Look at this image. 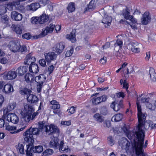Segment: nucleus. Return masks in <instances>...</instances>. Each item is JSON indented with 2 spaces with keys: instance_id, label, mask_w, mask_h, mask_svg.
<instances>
[{
  "instance_id": "680f3d73",
  "label": "nucleus",
  "mask_w": 156,
  "mask_h": 156,
  "mask_svg": "<svg viewBox=\"0 0 156 156\" xmlns=\"http://www.w3.org/2000/svg\"><path fill=\"white\" fill-rule=\"evenodd\" d=\"M40 112H38L37 110L36 112H35L33 113L31 117V120H33L35 119L36 116H37L39 114Z\"/></svg>"
},
{
  "instance_id": "8fccbe9b",
  "label": "nucleus",
  "mask_w": 156,
  "mask_h": 156,
  "mask_svg": "<svg viewBox=\"0 0 156 156\" xmlns=\"http://www.w3.org/2000/svg\"><path fill=\"white\" fill-rule=\"evenodd\" d=\"M5 129L6 130H9L10 131H12L16 130V127L14 126H10L9 125H5Z\"/></svg>"
},
{
  "instance_id": "39448f33",
  "label": "nucleus",
  "mask_w": 156,
  "mask_h": 156,
  "mask_svg": "<svg viewBox=\"0 0 156 156\" xmlns=\"http://www.w3.org/2000/svg\"><path fill=\"white\" fill-rule=\"evenodd\" d=\"M128 46L129 49L135 53H139L140 52V48L143 47L141 44L136 42L131 43Z\"/></svg>"
},
{
  "instance_id": "2eb2a0df",
  "label": "nucleus",
  "mask_w": 156,
  "mask_h": 156,
  "mask_svg": "<svg viewBox=\"0 0 156 156\" xmlns=\"http://www.w3.org/2000/svg\"><path fill=\"white\" fill-rule=\"evenodd\" d=\"M65 48V44L63 42L56 44L53 47V50L59 54L62 52Z\"/></svg>"
},
{
  "instance_id": "473e14b6",
  "label": "nucleus",
  "mask_w": 156,
  "mask_h": 156,
  "mask_svg": "<svg viewBox=\"0 0 156 156\" xmlns=\"http://www.w3.org/2000/svg\"><path fill=\"white\" fill-rule=\"evenodd\" d=\"M94 120L99 122H102L104 121V118L102 115L99 113H96L93 116Z\"/></svg>"
},
{
  "instance_id": "bb28decb",
  "label": "nucleus",
  "mask_w": 156,
  "mask_h": 156,
  "mask_svg": "<svg viewBox=\"0 0 156 156\" xmlns=\"http://www.w3.org/2000/svg\"><path fill=\"white\" fill-rule=\"evenodd\" d=\"M75 33L76 30H73L70 34H68L66 35V38L70 41L72 42H75L76 41Z\"/></svg>"
},
{
  "instance_id": "b1692460",
  "label": "nucleus",
  "mask_w": 156,
  "mask_h": 156,
  "mask_svg": "<svg viewBox=\"0 0 156 156\" xmlns=\"http://www.w3.org/2000/svg\"><path fill=\"white\" fill-rule=\"evenodd\" d=\"M60 105L55 100H52L50 102L49 105V108L51 109L56 110L60 108Z\"/></svg>"
},
{
  "instance_id": "ddd939ff",
  "label": "nucleus",
  "mask_w": 156,
  "mask_h": 156,
  "mask_svg": "<svg viewBox=\"0 0 156 156\" xmlns=\"http://www.w3.org/2000/svg\"><path fill=\"white\" fill-rule=\"evenodd\" d=\"M151 19L149 12H146L143 14L142 16L141 19V23L143 25H146L150 22Z\"/></svg>"
},
{
  "instance_id": "09e8293b",
  "label": "nucleus",
  "mask_w": 156,
  "mask_h": 156,
  "mask_svg": "<svg viewBox=\"0 0 156 156\" xmlns=\"http://www.w3.org/2000/svg\"><path fill=\"white\" fill-rule=\"evenodd\" d=\"M9 17L7 15H4L1 17V21L3 23H7L9 21Z\"/></svg>"
},
{
  "instance_id": "4c0bfd02",
  "label": "nucleus",
  "mask_w": 156,
  "mask_h": 156,
  "mask_svg": "<svg viewBox=\"0 0 156 156\" xmlns=\"http://www.w3.org/2000/svg\"><path fill=\"white\" fill-rule=\"evenodd\" d=\"M34 78L33 75L29 73H26L25 76V81L27 83L32 82Z\"/></svg>"
},
{
  "instance_id": "a211bd4d",
  "label": "nucleus",
  "mask_w": 156,
  "mask_h": 156,
  "mask_svg": "<svg viewBox=\"0 0 156 156\" xmlns=\"http://www.w3.org/2000/svg\"><path fill=\"white\" fill-rule=\"evenodd\" d=\"M59 150L62 153H66L70 151V149L68 147L64 144V141H61L59 146Z\"/></svg>"
},
{
  "instance_id": "052dcab7",
  "label": "nucleus",
  "mask_w": 156,
  "mask_h": 156,
  "mask_svg": "<svg viewBox=\"0 0 156 156\" xmlns=\"http://www.w3.org/2000/svg\"><path fill=\"white\" fill-rule=\"evenodd\" d=\"M41 4H42L43 6L48 4L50 2V0H41L40 1Z\"/></svg>"
},
{
  "instance_id": "6ab92c4d",
  "label": "nucleus",
  "mask_w": 156,
  "mask_h": 156,
  "mask_svg": "<svg viewBox=\"0 0 156 156\" xmlns=\"http://www.w3.org/2000/svg\"><path fill=\"white\" fill-rule=\"evenodd\" d=\"M12 18L17 21H21L23 18L22 15L16 11H12L11 14Z\"/></svg>"
},
{
  "instance_id": "774afa93",
  "label": "nucleus",
  "mask_w": 156,
  "mask_h": 156,
  "mask_svg": "<svg viewBox=\"0 0 156 156\" xmlns=\"http://www.w3.org/2000/svg\"><path fill=\"white\" fill-rule=\"evenodd\" d=\"M107 60V58L106 57H104L103 58H101L100 60V62L102 64H104L105 63Z\"/></svg>"
},
{
  "instance_id": "0e129e2a",
  "label": "nucleus",
  "mask_w": 156,
  "mask_h": 156,
  "mask_svg": "<svg viewBox=\"0 0 156 156\" xmlns=\"http://www.w3.org/2000/svg\"><path fill=\"white\" fill-rule=\"evenodd\" d=\"M8 62V60L5 57L2 58L0 60V63L2 64H5L7 63Z\"/></svg>"
},
{
  "instance_id": "58836bf2",
  "label": "nucleus",
  "mask_w": 156,
  "mask_h": 156,
  "mask_svg": "<svg viewBox=\"0 0 156 156\" xmlns=\"http://www.w3.org/2000/svg\"><path fill=\"white\" fill-rule=\"evenodd\" d=\"M43 147L41 145L36 146L33 147V150L34 153H40L43 151Z\"/></svg>"
},
{
  "instance_id": "6e6d98bb",
  "label": "nucleus",
  "mask_w": 156,
  "mask_h": 156,
  "mask_svg": "<svg viewBox=\"0 0 156 156\" xmlns=\"http://www.w3.org/2000/svg\"><path fill=\"white\" fill-rule=\"evenodd\" d=\"M122 41L120 40H117L116 41V42L114 43V46L115 47L117 46H119L120 48H121L122 47Z\"/></svg>"
},
{
  "instance_id": "7ed1b4c3",
  "label": "nucleus",
  "mask_w": 156,
  "mask_h": 156,
  "mask_svg": "<svg viewBox=\"0 0 156 156\" xmlns=\"http://www.w3.org/2000/svg\"><path fill=\"white\" fill-rule=\"evenodd\" d=\"M40 127L48 135L56 133H58V130L57 126L52 124L47 125L43 123L42 122V123L40 124Z\"/></svg>"
},
{
  "instance_id": "aec40b11",
  "label": "nucleus",
  "mask_w": 156,
  "mask_h": 156,
  "mask_svg": "<svg viewBox=\"0 0 156 156\" xmlns=\"http://www.w3.org/2000/svg\"><path fill=\"white\" fill-rule=\"evenodd\" d=\"M40 7V5L39 3H34L27 5L26 7V9L27 10L34 11L39 8Z\"/></svg>"
},
{
  "instance_id": "3c124183",
  "label": "nucleus",
  "mask_w": 156,
  "mask_h": 156,
  "mask_svg": "<svg viewBox=\"0 0 156 156\" xmlns=\"http://www.w3.org/2000/svg\"><path fill=\"white\" fill-rule=\"evenodd\" d=\"M27 47L25 45H23L21 46V45H20L19 49V50H18V51L23 52H27Z\"/></svg>"
},
{
  "instance_id": "9b49d317",
  "label": "nucleus",
  "mask_w": 156,
  "mask_h": 156,
  "mask_svg": "<svg viewBox=\"0 0 156 156\" xmlns=\"http://www.w3.org/2000/svg\"><path fill=\"white\" fill-rule=\"evenodd\" d=\"M119 144L122 149H125L126 151L129 150L130 144L126 139L122 138L119 142Z\"/></svg>"
},
{
  "instance_id": "0eeeda50",
  "label": "nucleus",
  "mask_w": 156,
  "mask_h": 156,
  "mask_svg": "<svg viewBox=\"0 0 156 156\" xmlns=\"http://www.w3.org/2000/svg\"><path fill=\"white\" fill-rule=\"evenodd\" d=\"M50 15L43 12L39 17L38 23L40 24H43L47 23L50 19Z\"/></svg>"
},
{
  "instance_id": "c85d7f7f",
  "label": "nucleus",
  "mask_w": 156,
  "mask_h": 156,
  "mask_svg": "<svg viewBox=\"0 0 156 156\" xmlns=\"http://www.w3.org/2000/svg\"><path fill=\"white\" fill-rule=\"evenodd\" d=\"M4 90L6 94L10 93L13 90V86L10 84H7L4 86Z\"/></svg>"
},
{
  "instance_id": "f8f14e48",
  "label": "nucleus",
  "mask_w": 156,
  "mask_h": 156,
  "mask_svg": "<svg viewBox=\"0 0 156 156\" xmlns=\"http://www.w3.org/2000/svg\"><path fill=\"white\" fill-rule=\"evenodd\" d=\"M7 120L8 122L14 124H17L19 121L18 117L15 113H9L7 116Z\"/></svg>"
},
{
  "instance_id": "603ef678",
  "label": "nucleus",
  "mask_w": 156,
  "mask_h": 156,
  "mask_svg": "<svg viewBox=\"0 0 156 156\" xmlns=\"http://www.w3.org/2000/svg\"><path fill=\"white\" fill-rule=\"evenodd\" d=\"M100 102V103L102 102H104L107 99V96L105 95H103L101 96L98 97Z\"/></svg>"
},
{
  "instance_id": "1a4fd4ad",
  "label": "nucleus",
  "mask_w": 156,
  "mask_h": 156,
  "mask_svg": "<svg viewBox=\"0 0 156 156\" xmlns=\"http://www.w3.org/2000/svg\"><path fill=\"white\" fill-rule=\"evenodd\" d=\"M8 47L11 51L15 52L18 51L19 50L20 44L19 43L12 41L9 43L8 45Z\"/></svg>"
},
{
  "instance_id": "4be33fe9",
  "label": "nucleus",
  "mask_w": 156,
  "mask_h": 156,
  "mask_svg": "<svg viewBox=\"0 0 156 156\" xmlns=\"http://www.w3.org/2000/svg\"><path fill=\"white\" fill-rule=\"evenodd\" d=\"M28 101L31 104L36 103L38 101V99L36 96L30 94L27 97Z\"/></svg>"
},
{
  "instance_id": "72a5a7b5",
  "label": "nucleus",
  "mask_w": 156,
  "mask_h": 156,
  "mask_svg": "<svg viewBox=\"0 0 156 156\" xmlns=\"http://www.w3.org/2000/svg\"><path fill=\"white\" fill-rule=\"evenodd\" d=\"M149 74L151 79L154 81L156 80V73L154 69L152 68H150L149 71Z\"/></svg>"
},
{
  "instance_id": "393cba45",
  "label": "nucleus",
  "mask_w": 156,
  "mask_h": 156,
  "mask_svg": "<svg viewBox=\"0 0 156 156\" xmlns=\"http://www.w3.org/2000/svg\"><path fill=\"white\" fill-rule=\"evenodd\" d=\"M29 71L33 73H36L39 71V68L37 64H33L29 66Z\"/></svg>"
},
{
  "instance_id": "a18cd8bd",
  "label": "nucleus",
  "mask_w": 156,
  "mask_h": 156,
  "mask_svg": "<svg viewBox=\"0 0 156 156\" xmlns=\"http://www.w3.org/2000/svg\"><path fill=\"white\" fill-rule=\"evenodd\" d=\"M39 19V17H33L31 19V22L33 24H39L38 23Z\"/></svg>"
},
{
  "instance_id": "c9c22d12",
  "label": "nucleus",
  "mask_w": 156,
  "mask_h": 156,
  "mask_svg": "<svg viewBox=\"0 0 156 156\" xmlns=\"http://www.w3.org/2000/svg\"><path fill=\"white\" fill-rule=\"evenodd\" d=\"M27 148L26 151V154L27 156H32L34 153L33 147L31 145H27Z\"/></svg>"
},
{
  "instance_id": "a878e982",
  "label": "nucleus",
  "mask_w": 156,
  "mask_h": 156,
  "mask_svg": "<svg viewBox=\"0 0 156 156\" xmlns=\"http://www.w3.org/2000/svg\"><path fill=\"white\" fill-rule=\"evenodd\" d=\"M58 145V138L57 137H54L52 138L49 143V147L55 149Z\"/></svg>"
},
{
  "instance_id": "338daca9",
  "label": "nucleus",
  "mask_w": 156,
  "mask_h": 156,
  "mask_svg": "<svg viewBox=\"0 0 156 156\" xmlns=\"http://www.w3.org/2000/svg\"><path fill=\"white\" fill-rule=\"evenodd\" d=\"M150 98H143L141 99V101L142 103H146V104L149 101Z\"/></svg>"
},
{
  "instance_id": "6e6552de",
  "label": "nucleus",
  "mask_w": 156,
  "mask_h": 156,
  "mask_svg": "<svg viewBox=\"0 0 156 156\" xmlns=\"http://www.w3.org/2000/svg\"><path fill=\"white\" fill-rule=\"evenodd\" d=\"M45 60L47 62V64L49 63L52 61L56 59L57 55L53 52H50L48 53H45L44 54Z\"/></svg>"
},
{
  "instance_id": "e433bc0d",
  "label": "nucleus",
  "mask_w": 156,
  "mask_h": 156,
  "mask_svg": "<svg viewBox=\"0 0 156 156\" xmlns=\"http://www.w3.org/2000/svg\"><path fill=\"white\" fill-rule=\"evenodd\" d=\"M13 30L17 34L20 35L22 33V28L19 25L13 26Z\"/></svg>"
},
{
  "instance_id": "de8ad7c7",
  "label": "nucleus",
  "mask_w": 156,
  "mask_h": 156,
  "mask_svg": "<svg viewBox=\"0 0 156 156\" xmlns=\"http://www.w3.org/2000/svg\"><path fill=\"white\" fill-rule=\"evenodd\" d=\"M4 6L5 7V8L6 9V10L7 9L11 11L12 10L13 6H14V5L11 2L5 4Z\"/></svg>"
},
{
  "instance_id": "ea45409f",
  "label": "nucleus",
  "mask_w": 156,
  "mask_h": 156,
  "mask_svg": "<svg viewBox=\"0 0 156 156\" xmlns=\"http://www.w3.org/2000/svg\"><path fill=\"white\" fill-rule=\"evenodd\" d=\"M20 93L24 95H27L28 96L30 94L31 92V91L29 89L27 88H24L21 90L20 91Z\"/></svg>"
},
{
  "instance_id": "4468645a",
  "label": "nucleus",
  "mask_w": 156,
  "mask_h": 156,
  "mask_svg": "<svg viewBox=\"0 0 156 156\" xmlns=\"http://www.w3.org/2000/svg\"><path fill=\"white\" fill-rule=\"evenodd\" d=\"M122 103L123 101L122 100L120 101L118 103H116L115 101H113L111 104L110 107L115 111L117 112L120 110L121 108H124V106Z\"/></svg>"
},
{
  "instance_id": "864d4df0",
  "label": "nucleus",
  "mask_w": 156,
  "mask_h": 156,
  "mask_svg": "<svg viewBox=\"0 0 156 156\" xmlns=\"http://www.w3.org/2000/svg\"><path fill=\"white\" fill-rule=\"evenodd\" d=\"M22 37L23 38L29 40L31 38V36L29 33H26L22 35Z\"/></svg>"
},
{
  "instance_id": "cd10ccee",
  "label": "nucleus",
  "mask_w": 156,
  "mask_h": 156,
  "mask_svg": "<svg viewBox=\"0 0 156 156\" xmlns=\"http://www.w3.org/2000/svg\"><path fill=\"white\" fill-rule=\"evenodd\" d=\"M27 70L28 67L26 66H24L18 68L16 70V71L19 76H21L24 73H26L27 71Z\"/></svg>"
},
{
  "instance_id": "c03bdc74",
  "label": "nucleus",
  "mask_w": 156,
  "mask_h": 156,
  "mask_svg": "<svg viewBox=\"0 0 156 156\" xmlns=\"http://www.w3.org/2000/svg\"><path fill=\"white\" fill-rule=\"evenodd\" d=\"M76 111L75 107L74 106H72L69 107L68 109L67 112L69 113V115L74 114Z\"/></svg>"
},
{
  "instance_id": "20e7f679",
  "label": "nucleus",
  "mask_w": 156,
  "mask_h": 156,
  "mask_svg": "<svg viewBox=\"0 0 156 156\" xmlns=\"http://www.w3.org/2000/svg\"><path fill=\"white\" fill-rule=\"evenodd\" d=\"M24 109L26 112L23 113V119L25 122H28L31 120V115L33 112L35 111L34 107L31 105H26L24 106Z\"/></svg>"
},
{
  "instance_id": "f3484780",
  "label": "nucleus",
  "mask_w": 156,
  "mask_h": 156,
  "mask_svg": "<svg viewBox=\"0 0 156 156\" xmlns=\"http://www.w3.org/2000/svg\"><path fill=\"white\" fill-rule=\"evenodd\" d=\"M32 55L31 53L28 54L27 55L24 61V63L25 65H29L30 64L31 65L35 62V58Z\"/></svg>"
},
{
  "instance_id": "f704fd0d",
  "label": "nucleus",
  "mask_w": 156,
  "mask_h": 156,
  "mask_svg": "<svg viewBox=\"0 0 156 156\" xmlns=\"http://www.w3.org/2000/svg\"><path fill=\"white\" fill-rule=\"evenodd\" d=\"M67 9L69 13L73 12L75 9V4L74 2H70L68 5Z\"/></svg>"
},
{
  "instance_id": "412c9836",
  "label": "nucleus",
  "mask_w": 156,
  "mask_h": 156,
  "mask_svg": "<svg viewBox=\"0 0 156 156\" xmlns=\"http://www.w3.org/2000/svg\"><path fill=\"white\" fill-rule=\"evenodd\" d=\"M112 18L111 16L105 15L102 21L105 27L109 26L112 22Z\"/></svg>"
},
{
  "instance_id": "13d9d810",
  "label": "nucleus",
  "mask_w": 156,
  "mask_h": 156,
  "mask_svg": "<svg viewBox=\"0 0 156 156\" xmlns=\"http://www.w3.org/2000/svg\"><path fill=\"white\" fill-rule=\"evenodd\" d=\"M108 140L109 144L110 146H112L114 144V140L112 136H109L108 137Z\"/></svg>"
},
{
  "instance_id": "a19ab883",
  "label": "nucleus",
  "mask_w": 156,
  "mask_h": 156,
  "mask_svg": "<svg viewBox=\"0 0 156 156\" xmlns=\"http://www.w3.org/2000/svg\"><path fill=\"white\" fill-rule=\"evenodd\" d=\"M16 149L21 154H23L24 152V149L23 145L21 144H19L16 146Z\"/></svg>"
},
{
  "instance_id": "dca6fc26",
  "label": "nucleus",
  "mask_w": 156,
  "mask_h": 156,
  "mask_svg": "<svg viewBox=\"0 0 156 156\" xmlns=\"http://www.w3.org/2000/svg\"><path fill=\"white\" fill-rule=\"evenodd\" d=\"M98 0H92L85 9V12L88 11L90 12L94 10L96 7V4Z\"/></svg>"
},
{
  "instance_id": "49530a36",
  "label": "nucleus",
  "mask_w": 156,
  "mask_h": 156,
  "mask_svg": "<svg viewBox=\"0 0 156 156\" xmlns=\"http://www.w3.org/2000/svg\"><path fill=\"white\" fill-rule=\"evenodd\" d=\"M16 106L15 103H11L7 107L8 110L9 111H11L14 109Z\"/></svg>"
},
{
  "instance_id": "c756f323",
  "label": "nucleus",
  "mask_w": 156,
  "mask_h": 156,
  "mask_svg": "<svg viewBox=\"0 0 156 156\" xmlns=\"http://www.w3.org/2000/svg\"><path fill=\"white\" fill-rule=\"evenodd\" d=\"M129 10L128 8H126L125 9H123L120 14L123 16L125 19L128 20L129 17H131V15H130V12H129Z\"/></svg>"
},
{
  "instance_id": "5701e85b",
  "label": "nucleus",
  "mask_w": 156,
  "mask_h": 156,
  "mask_svg": "<svg viewBox=\"0 0 156 156\" xmlns=\"http://www.w3.org/2000/svg\"><path fill=\"white\" fill-rule=\"evenodd\" d=\"M46 77L43 74H40L38 76L35 77V81L38 84H43L45 81Z\"/></svg>"
},
{
  "instance_id": "f257e3e1",
  "label": "nucleus",
  "mask_w": 156,
  "mask_h": 156,
  "mask_svg": "<svg viewBox=\"0 0 156 156\" xmlns=\"http://www.w3.org/2000/svg\"><path fill=\"white\" fill-rule=\"evenodd\" d=\"M138 110V117L139 124L137 127V131L128 132L127 136L129 140L133 139L132 146L135 150L136 156H147L144 152L143 149L144 138V129L146 116L141 112L140 104H136Z\"/></svg>"
},
{
  "instance_id": "69168bd1",
  "label": "nucleus",
  "mask_w": 156,
  "mask_h": 156,
  "mask_svg": "<svg viewBox=\"0 0 156 156\" xmlns=\"http://www.w3.org/2000/svg\"><path fill=\"white\" fill-rule=\"evenodd\" d=\"M149 39L151 41H156V35L152 34H150L149 37Z\"/></svg>"
},
{
  "instance_id": "9d476101",
  "label": "nucleus",
  "mask_w": 156,
  "mask_h": 156,
  "mask_svg": "<svg viewBox=\"0 0 156 156\" xmlns=\"http://www.w3.org/2000/svg\"><path fill=\"white\" fill-rule=\"evenodd\" d=\"M16 71L14 69H12L7 73L4 75V78L6 80H12L15 79L17 76Z\"/></svg>"
},
{
  "instance_id": "423d86ee",
  "label": "nucleus",
  "mask_w": 156,
  "mask_h": 156,
  "mask_svg": "<svg viewBox=\"0 0 156 156\" xmlns=\"http://www.w3.org/2000/svg\"><path fill=\"white\" fill-rule=\"evenodd\" d=\"M55 28V25L51 23L49 26L46 27L45 28L43 29L42 32L40 34L41 37H43L48 34H51L53 32Z\"/></svg>"
},
{
  "instance_id": "4d7b16f0",
  "label": "nucleus",
  "mask_w": 156,
  "mask_h": 156,
  "mask_svg": "<svg viewBox=\"0 0 156 156\" xmlns=\"http://www.w3.org/2000/svg\"><path fill=\"white\" fill-rule=\"evenodd\" d=\"M73 52V48H71L69 51H67L66 54V57H69L70 56Z\"/></svg>"
},
{
  "instance_id": "37998d69",
  "label": "nucleus",
  "mask_w": 156,
  "mask_h": 156,
  "mask_svg": "<svg viewBox=\"0 0 156 156\" xmlns=\"http://www.w3.org/2000/svg\"><path fill=\"white\" fill-rule=\"evenodd\" d=\"M91 100L92 104L94 105H98L101 103L98 97H94Z\"/></svg>"
},
{
  "instance_id": "2f4dec72",
  "label": "nucleus",
  "mask_w": 156,
  "mask_h": 156,
  "mask_svg": "<svg viewBox=\"0 0 156 156\" xmlns=\"http://www.w3.org/2000/svg\"><path fill=\"white\" fill-rule=\"evenodd\" d=\"M129 20L131 21V23H132V24L129 23H128L126 21V22L128 24H129L130 26L132 29H136L137 27L136 26V23L137 22L136 20L134 18L133 16H131V17L129 18Z\"/></svg>"
},
{
  "instance_id": "7c9ffc66",
  "label": "nucleus",
  "mask_w": 156,
  "mask_h": 156,
  "mask_svg": "<svg viewBox=\"0 0 156 156\" xmlns=\"http://www.w3.org/2000/svg\"><path fill=\"white\" fill-rule=\"evenodd\" d=\"M122 118V114L121 113H119L113 116L112 117L111 120L113 122H118L121 120Z\"/></svg>"
},
{
  "instance_id": "79ce46f5",
  "label": "nucleus",
  "mask_w": 156,
  "mask_h": 156,
  "mask_svg": "<svg viewBox=\"0 0 156 156\" xmlns=\"http://www.w3.org/2000/svg\"><path fill=\"white\" fill-rule=\"evenodd\" d=\"M54 153L53 151L51 149H48L46 150L43 152V155L45 156H48L52 155Z\"/></svg>"
},
{
  "instance_id": "f03ea898",
  "label": "nucleus",
  "mask_w": 156,
  "mask_h": 156,
  "mask_svg": "<svg viewBox=\"0 0 156 156\" xmlns=\"http://www.w3.org/2000/svg\"><path fill=\"white\" fill-rule=\"evenodd\" d=\"M40 132V129L38 128H30L23 134L24 140L30 144H33L34 142V136L39 135Z\"/></svg>"
},
{
  "instance_id": "bf43d9fd",
  "label": "nucleus",
  "mask_w": 156,
  "mask_h": 156,
  "mask_svg": "<svg viewBox=\"0 0 156 156\" xmlns=\"http://www.w3.org/2000/svg\"><path fill=\"white\" fill-rule=\"evenodd\" d=\"M46 61L45 59H41L39 61V62L41 66L43 67H45L46 66Z\"/></svg>"
},
{
  "instance_id": "5fc2aeb1",
  "label": "nucleus",
  "mask_w": 156,
  "mask_h": 156,
  "mask_svg": "<svg viewBox=\"0 0 156 156\" xmlns=\"http://www.w3.org/2000/svg\"><path fill=\"white\" fill-rule=\"evenodd\" d=\"M7 12L5 7L3 5H0V14H4Z\"/></svg>"
},
{
  "instance_id": "e2e57ef3",
  "label": "nucleus",
  "mask_w": 156,
  "mask_h": 156,
  "mask_svg": "<svg viewBox=\"0 0 156 156\" xmlns=\"http://www.w3.org/2000/svg\"><path fill=\"white\" fill-rule=\"evenodd\" d=\"M116 95L118 98L122 97V98H123L125 97V95L123 92H119L116 93Z\"/></svg>"
}]
</instances>
